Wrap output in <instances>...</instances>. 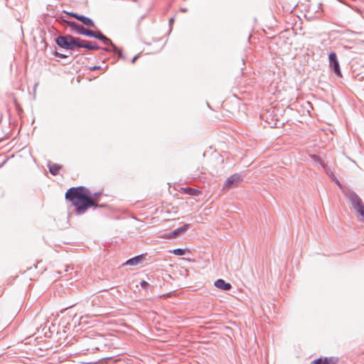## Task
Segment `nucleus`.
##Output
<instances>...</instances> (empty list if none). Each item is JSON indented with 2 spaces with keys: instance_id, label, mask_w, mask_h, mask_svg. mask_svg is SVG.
Returning a JSON list of instances; mask_svg holds the SVG:
<instances>
[{
  "instance_id": "1",
  "label": "nucleus",
  "mask_w": 364,
  "mask_h": 364,
  "mask_svg": "<svg viewBox=\"0 0 364 364\" xmlns=\"http://www.w3.org/2000/svg\"><path fill=\"white\" fill-rule=\"evenodd\" d=\"M65 196L76 208L79 214H83L89 208L94 206L90 191L83 186L69 188Z\"/></svg>"
},
{
  "instance_id": "2",
  "label": "nucleus",
  "mask_w": 364,
  "mask_h": 364,
  "mask_svg": "<svg viewBox=\"0 0 364 364\" xmlns=\"http://www.w3.org/2000/svg\"><path fill=\"white\" fill-rule=\"evenodd\" d=\"M346 195L351 203L358 220L364 223V203L360 198L353 192L349 191L346 193Z\"/></svg>"
},
{
  "instance_id": "3",
  "label": "nucleus",
  "mask_w": 364,
  "mask_h": 364,
  "mask_svg": "<svg viewBox=\"0 0 364 364\" xmlns=\"http://www.w3.org/2000/svg\"><path fill=\"white\" fill-rule=\"evenodd\" d=\"M77 38L71 36H59L56 38V43L61 48L73 50L77 48Z\"/></svg>"
},
{
  "instance_id": "4",
  "label": "nucleus",
  "mask_w": 364,
  "mask_h": 364,
  "mask_svg": "<svg viewBox=\"0 0 364 364\" xmlns=\"http://www.w3.org/2000/svg\"><path fill=\"white\" fill-rule=\"evenodd\" d=\"M329 60V67L331 70H333L334 73L338 76L341 77L342 73L340 68V65L338 60L337 58V55L336 53L332 52L328 55Z\"/></svg>"
},
{
  "instance_id": "5",
  "label": "nucleus",
  "mask_w": 364,
  "mask_h": 364,
  "mask_svg": "<svg viewBox=\"0 0 364 364\" xmlns=\"http://www.w3.org/2000/svg\"><path fill=\"white\" fill-rule=\"evenodd\" d=\"M242 177L240 175L235 173L228 178L223 186V189L229 190L232 188L237 187L242 182Z\"/></svg>"
},
{
  "instance_id": "6",
  "label": "nucleus",
  "mask_w": 364,
  "mask_h": 364,
  "mask_svg": "<svg viewBox=\"0 0 364 364\" xmlns=\"http://www.w3.org/2000/svg\"><path fill=\"white\" fill-rule=\"evenodd\" d=\"M65 23L70 27H71L73 29L77 31L79 34L85 35L90 37H92L93 35V31L85 28L83 26L77 24L75 22L65 21Z\"/></svg>"
},
{
  "instance_id": "7",
  "label": "nucleus",
  "mask_w": 364,
  "mask_h": 364,
  "mask_svg": "<svg viewBox=\"0 0 364 364\" xmlns=\"http://www.w3.org/2000/svg\"><path fill=\"white\" fill-rule=\"evenodd\" d=\"M65 14L70 16H72L78 21H81L84 25L91 27H95V25L92 19L88 17L79 15L73 12H65Z\"/></svg>"
},
{
  "instance_id": "8",
  "label": "nucleus",
  "mask_w": 364,
  "mask_h": 364,
  "mask_svg": "<svg viewBox=\"0 0 364 364\" xmlns=\"http://www.w3.org/2000/svg\"><path fill=\"white\" fill-rule=\"evenodd\" d=\"M77 48H85L88 50H97L99 47L95 42L82 40L77 38Z\"/></svg>"
},
{
  "instance_id": "9",
  "label": "nucleus",
  "mask_w": 364,
  "mask_h": 364,
  "mask_svg": "<svg viewBox=\"0 0 364 364\" xmlns=\"http://www.w3.org/2000/svg\"><path fill=\"white\" fill-rule=\"evenodd\" d=\"M338 358L336 357L319 358L312 361L311 364H337Z\"/></svg>"
},
{
  "instance_id": "10",
  "label": "nucleus",
  "mask_w": 364,
  "mask_h": 364,
  "mask_svg": "<svg viewBox=\"0 0 364 364\" xmlns=\"http://www.w3.org/2000/svg\"><path fill=\"white\" fill-rule=\"evenodd\" d=\"M188 226H189L188 224H185L183 227H181V228L175 230L174 231H173L171 233L166 235L164 237V238L176 237L178 235H179L180 234L185 232L188 230Z\"/></svg>"
},
{
  "instance_id": "11",
  "label": "nucleus",
  "mask_w": 364,
  "mask_h": 364,
  "mask_svg": "<svg viewBox=\"0 0 364 364\" xmlns=\"http://www.w3.org/2000/svg\"><path fill=\"white\" fill-rule=\"evenodd\" d=\"M214 285L215 287L225 291L230 290L232 288V285L230 283L225 282V280L222 279L216 280Z\"/></svg>"
},
{
  "instance_id": "12",
  "label": "nucleus",
  "mask_w": 364,
  "mask_h": 364,
  "mask_svg": "<svg viewBox=\"0 0 364 364\" xmlns=\"http://www.w3.org/2000/svg\"><path fill=\"white\" fill-rule=\"evenodd\" d=\"M181 192L190 196H198L200 194V191L199 190L188 187L181 188Z\"/></svg>"
},
{
  "instance_id": "13",
  "label": "nucleus",
  "mask_w": 364,
  "mask_h": 364,
  "mask_svg": "<svg viewBox=\"0 0 364 364\" xmlns=\"http://www.w3.org/2000/svg\"><path fill=\"white\" fill-rule=\"evenodd\" d=\"M144 256L143 255H139L134 258H132L126 262V264L128 265H136L139 263H141L144 260Z\"/></svg>"
},
{
  "instance_id": "14",
  "label": "nucleus",
  "mask_w": 364,
  "mask_h": 364,
  "mask_svg": "<svg viewBox=\"0 0 364 364\" xmlns=\"http://www.w3.org/2000/svg\"><path fill=\"white\" fill-rule=\"evenodd\" d=\"M48 167H49V171H50V173L53 176L58 174L60 170L62 168V166L60 164H49Z\"/></svg>"
},
{
  "instance_id": "15",
  "label": "nucleus",
  "mask_w": 364,
  "mask_h": 364,
  "mask_svg": "<svg viewBox=\"0 0 364 364\" xmlns=\"http://www.w3.org/2000/svg\"><path fill=\"white\" fill-rule=\"evenodd\" d=\"M101 195H102V193L100 192L95 193L93 195L91 194V198H92L93 203H94L93 207L97 206V200L99 199V198L101 196Z\"/></svg>"
},
{
  "instance_id": "16",
  "label": "nucleus",
  "mask_w": 364,
  "mask_h": 364,
  "mask_svg": "<svg viewBox=\"0 0 364 364\" xmlns=\"http://www.w3.org/2000/svg\"><path fill=\"white\" fill-rule=\"evenodd\" d=\"M92 37H94L95 38H97L99 40H101L102 41L106 38L105 36H104L102 33H100V31L98 32H95L93 31V35Z\"/></svg>"
},
{
  "instance_id": "17",
  "label": "nucleus",
  "mask_w": 364,
  "mask_h": 364,
  "mask_svg": "<svg viewBox=\"0 0 364 364\" xmlns=\"http://www.w3.org/2000/svg\"><path fill=\"white\" fill-rule=\"evenodd\" d=\"M173 253L176 255H178V256H181V255H185L186 253V250H183V249H175L173 251Z\"/></svg>"
},
{
  "instance_id": "18",
  "label": "nucleus",
  "mask_w": 364,
  "mask_h": 364,
  "mask_svg": "<svg viewBox=\"0 0 364 364\" xmlns=\"http://www.w3.org/2000/svg\"><path fill=\"white\" fill-rule=\"evenodd\" d=\"M103 43L105 45V46H109V45H112V41L110 39H109L108 38H105L103 41H102Z\"/></svg>"
},
{
  "instance_id": "19",
  "label": "nucleus",
  "mask_w": 364,
  "mask_h": 364,
  "mask_svg": "<svg viewBox=\"0 0 364 364\" xmlns=\"http://www.w3.org/2000/svg\"><path fill=\"white\" fill-rule=\"evenodd\" d=\"M149 284L146 281H142L141 282V286L143 288H146L148 287Z\"/></svg>"
},
{
  "instance_id": "20",
  "label": "nucleus",
  "mask_w": 364,
  "mask_h": 364,
  "mask_svg": "<svg viewBox=\"0 0 364 364\" xmlns=\"http://www.w3.org/2000/svg\"><path fill=\"white\" fill-rule=\"evenodd\" d=\"M101 67L100 66H92V67H90L89 69L90 70H99L100 69Z\"/></svg>"
},
{
  "instance_id": "21",
  "label": "nucleus",
  "mask_w": 364,
  "mask_h": 364,
  "mask_svg": "<svg viewBox=\"0 0 364 364\" xmlns=\"http://www.w3.org/2000/svg\"><path fill=\"white\" fill-rule=\"evenodd\" d=\"M314 158L315 159H316V160H317V161H318V162H319V163H320L323 166H324V164H323V161H322V160H321V159H319V158H318V157H317V156H314Z\"/></svg>"
},
{
  "instance_id": "22",
  "label": "nucleus",
  "mask_w": 364,
  "mask_h": 364,
  "mask_svg": "<svg viewBox=\"0 0 364 364\" xmlns=\"http://www.w3.org/2000/svg\"><path fill=\"white\" fill-rule=\"evenodd\" d=\"M136 58H137V56H135V57L132 59V63H135V61H136Z\"/></svg>"
},
{
  "instance_id": "23",
  "label": "nucleus",
  "mask_w": 364,
  "mask_h": 364,
  "mask_svg": "<svg viewBox=\"0 0 364 364\" xmlns=\"http://www.w3.org/2000/svg\"><path fill=\"white\" fill-rule=\"evenodd\" d=\"M169 21H170V23H173V18H171Z\"/></svg>"
}]
</instances>
